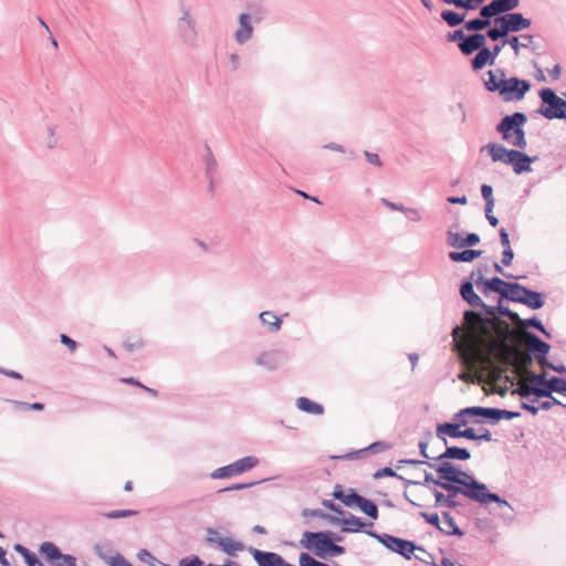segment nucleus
<instances>
[{
    "label": "nucleus",
    "instance_id": "f257e3e1",
    "mask_svg": "<svg viewBox=\"0 0 566 566\" xmlns=\"http://www.w3.org/2000/svg\"><path fill=\"white\" fill-rule=\"evenodd\" d=\"M437 486L444 490L447 494H443L436 488L431 489L434 495V507H458L460 505V502L457 500V496L463 495L467 499L479 503L480 505L496 503L500 507H506L510 512H513L512 505L506 500L500 497L495 493L490 492L486 484L479 482L478 480H472L471 482L464 485H455L447 482H437Z\"/></svg>",
    "mask_w": 566,
    "mask_h": 566
},
{
    "label": "nucleus",
    "instance_id": "f03ea898",
    "mask_svg": "<svg viewBox=\"0 0 566 566\" xmlns=\"http://www.w3.org/2000/svg\"><path fill=\"white\" fill-rule=\"evenodd\" d=\"M469 346L478 363L485 369L501 373L500 365H514L513 347L505 339H494L485 332H472Z\"/></svg>",
    "mask_w": 566,
    "mask_h": 566
},
{
    "label": "nucleus",
    "instance_id": "7ed1b4c3",
    "mask_svg": "<svg viewBox=\"0 0 566 566\" xmlns=\"http://www.w3.org/2000/svg\"><path fill=\"white\" fill-rule=\"evenodd\" d=\"M488 149L491 159L496 163L501 161L506 165H511L513 171L516 175H522L524 172L532 171V163H534L537 157H531L518 149H506L503 145L490 143L485 147Z\"/></svg>",
    "mask_w": 566,
    "mask_h": 566
},
{
    "label": "nucleus",
    "instance_id": "20e7f679",
    "mask_svg": "<svg viewBox=\"0 0 566 566\" xmlns=\"http://www.w3.org/2000/svg\"><path fill=\"white\" fill-rule=\"evenodd\" d=\"M527 122L524 113L515 112L512 115L504 116L496 125V132L502 135V138L510 145L525 149L527 142L525 138V130L523 125Z\"/></svg>",
    "mask_w": 566,
    "mask_h": 566
},
{
    "label": "nucleus",
    "instance_id": "39448f33",
    "mask_svg": "<svg viewBox=\"0 0 566 566\" xmlns=\"http://www.w3.org/2000/svg\"><path fill=\"white\" fill-rule=\"evenodd\" d=\"M300 545L303 548L313 551L319 558H326L328 555L338 556L345 553V548L343 546L335 544L331 539V533L328 532L306 531L302 535Z\"/></svg>",
    "mask_w": 566,
    "mask_h": 566
},
{
    "label": "nucleus",
    "instance_id": "423d86ee",
    "mask_svg": "<svg viewBox=\"0 0 566 566\" xmlns=\"http://www.w3.org/2000/svg\"><path fill=\"white\" fill-rule=\"evenodd\" d=\"M428 467L433 469L440 480L447 483L464 485L472 480H476L472 474L457 468L453 463L446 460L428 462Z\"/></svg>",
    "mask_w": 566,
    "mask_h": 566
},
{
    "label": "nucleus",
    "instance_id": "0eeeda50",
    "mask_svg": "<svg viewBox=\"0 0 566 566\" xmlns=\"http://www.w3.org/2000/svg\"><path fill=\"white\" fill-rule=\"evenodd\" d=\"M542 102L548 107H542L538 113L547 119H566V101L556 95L552 88L539 91Z\"/></svg>",
    "mask_w": 566,
    "mask_h": 566
},
{
    "label": "nucleus",
    "instance_id": "6e6552de",
    "mask_svg": "<svg viewBox=\"0 0 566 566\" xmlns=\"http://www.w3.org/2000/svg\"><path fill=\"white\" fill-rule=\"evenodd\" d=\"M531 90V83L516 76L506 77L501 82L499 95L504 102L522 101Z\"/></svg>",
    "mask_w": 566,
    "mask_h": 566
},
{
    "label": "nucleus",
    "instance_id": "1a4fd4ad",
    "mask_svg": "<svg viewBox=\"0 0 566 566\" xmlns=\"http://www.w3.org/2000/svg\"><path fill=\"white\" fill-rule=\"evenodd\" d=\"M366 534L376 538L391 552L400 554L406 559H410L411 555L417 549V545L411 541L402 539L389 534H377L374 531H366Z\"/></svg>",
    "mask_w": 566,
    "mask_h": 566
},
{
    "label": "nucleus",
    "instance_id": "9d476101",
    "mask_svg": "<svg viewBox=\"0 0 566 566\" xmlns=\"http://www.w3.org/2000/svg\"><path fill=\"white\" fill-rule=\"evenodd\" d=\"M39 552L51 566H77L75 556L63 554L52 542H43L39 547Z\"/></svg>",
    "mask_w": 566,
    "mask_h": 566
},
{
    "label": "nucleus",
    "instance_id": "9b49d317",
    "mask_svg": "<svg viewBox=\"0 0 566 566\" xmlns=\"http://www.w3.org/2000/svg\"><path fill=\"white\" fill-rule=\"evenodd\" d=\"M287 354L282 349H271L260 353L255 357V364L266 370H275L287 361Z\"/></svg>",
    "mask_w": 566,
    "mask_h": 566
},
{
    "label": "nucleus",
    "instance_id": "f8f14e48",
    "mask_svg": "<svg viewBox=\"0 0 566 566\" xmlns=\"http://www.w3.org/2000/svg\"><path fill=\"white\" fill-rule=\"evenodd\" d=\"M454 422H444L439 423L437 426L436 434L437 437L447 446L448 440L447 436L451 438H463V430L461 427H464L469 423V419L454 418Z\"/></svg>",
    "mask_w": 566,
    "mask_h": 566
},
{
    "label": "nucleus",
    "instance_id": "ddd939ff",
    "mask_svg": "<svg viewBox=\"0 0 566 566\" xmlns=\"http://www.w3.org/2000/svg\"><path fill=\"white\" fill-rule=\"evenodd\" d=\"M177 33L186 45H195L198 39L196 20H176Z\"/></svg>",
    "mask_w": 566,
    "mask_h": 566
},
{
    "label": "nucleus",
    "instance_id": "4468645a",
    "mask_svg": "<svg viewBox=\"0 0 566 566\" xmlns=\"http://www.w3.org/2000/svg\"><path fill=\"white\" fill-rule=\"evenodd\" d=\"M546 374H528V382L522 384L517 389L513 391V394L518 395L522 398H527L530 396H534V392H531L532 388H545L547 384Z\"/></svg>",
    "mask_w": 566,
    "mask_h": 566
},
{
    "label": "nucleus",
    "instance_id": "2eb2a0df",
    "mask_svg": "<svg viewBox=\"0 0 566 566\" xmlns=\"http://www.w3.org/2000/svg\"><path fill=\"white\" fill-rule=\"evenodd\" d=\"M252 18L249 13H241L239 15V28L234 32V41L243 45L249 42L253 36L254 28L252 25Z\"/></svg>",
    "mask_w": 566,
    "mask_h": 566
},
{
    "label": "nucleus",
    "instance_id": "dca6fc26",
    "mask_svg": "<svg viewBox=\"0 0 566 566\" xmlns=\"http://www.w3.org/2000/svg\"><path fill=\"white\" fill-rule=\"evenodd\" d=\"M531 392L537 398L551 397L553 392L566 395V379L554 376L547 380L545 388H532Z\"/></svg>",
    "mask_w": 566,
    "mask_h": 566
},
{
    "label": "nucleus",
    "instance_id": "f3484780",
    "mask_svg": "<svg viewBox=\"0 0 566 566\" xmlns=\"http://www.w3.org/2000/svg\"><path fill=\"white\" fill-rule=\"evenodd\" d=\"M485 45V35L482 33H472L467 35L459 43V50L463 55H471Z\"/></svg>",
    "mask_w": 566,
    "mask_h": 566
},
{
    "label": "nucleus",
    "instance_id": "a211bd4d",
    "mask_svg": "<svg viewBox=\"0 0 566 566\" xmlns=\"http://www.w3.org/2000/svg\"><path fill=\"white\" fill-rule=\"evenodd\" d=\"M524 337L526 339V347L530 353L538 356H546L549 353L551 346L549 344L542 340L536 334L526 331L524 333Z\"/></svg>",
    "mask_w": 566,
    "mask_h": 566
},
{
    "label": "nucleus",
    "instance_id": "6ab92c4d",
    "mask_svg": "<svg viewBox=\"0 0 566 566\" xmlns=\"http://www.w3.org/2000/svg\"><path fill=\"white\" fill-rule=\"evenodd\" d=\"M503 44H507L512 48L514 55L518 56L521 49L535 50L534 36L531 34H522L520 36L513 35L503 40Z\"/></svg>",
    "mask_w": 566,
    "mask_h": 566
},
{
    "label": "nucleus",
    "instance_id": "aec40b11",
    "mask_svg": "<svg viewBox=\"0 0 566 566\" xmlns=\"http://www.w3.org/2000/svg\"><path fill=\"white\" fill-rule=\"evenodd\" d=\"M460 294L461 297L472 307H481L490 312L489 306L474 292L473 284L471 282H464L461 284Z\"/></svg>",
    "mask_w": 566,
    "mask_h": 566
},
{
    "label": "nucleus",
    "instance_id": "412c9836",
    "mask_svg": "<svg viewBox=\"0 0 566 566\" xmlns=\"http://www.w3.org/2000/svg\"><path fill=\"white\" fill-rule=\"evenodd\" d=\"M259 321L264 329L270 334H276L281 331L283 321L272 311H264L259 314Z\"/></svg>",
    "mask_w": 566,
    "mask_h": 566
},
{
    "label": "nucleus",
    "instance_id": "4be33fe9",
    "mask_svg": "<svg viewBox=\"0 0 566 566\" xmlns=\"http://www.w3.org/2000/svg\"><path fill=\"white\" fill-rule=\"evenodd\" d=\"M471 458V454L468 449L460 447H449L446 446V451L440 455L436 457L433 461H442V460H460L467 461Z\"/></svg>",
    "mask_w": 566,
    "mask_h": 566
},
{
    "label": "nucleus",
    "instance_id": "5701e85b",
    "mask_svg": "<svg viewBox=\"0 0 566 566\" xmlns=\"http://www.w3.org/2000/svg\"><path fill=\"white\" fill-rule=\"evenodd\" d=\"M252 555L259 566H279L282 563V557L276 553L253 548Z\"/></svg>",
    "mask_w": 566,
    "mask_h": 566
},
{
    "label": "nucleus",
    "instance_id": "b1692460",
    "mask_svg": "<svg viewBox=\"0 0 566 566\" xmlns=\"http://www.w3.org/2000/svg\"><path fill=\"white\" fill-rule=\"evenodd\" d=\"M494 63L495 62L492 59L490 49L484 45L476 52L474 57L471 60V67L474 72H478L484 69L486 65H494Z\"/></svg>",
    "mask_w": 566,
    "mask_h": 566
},
{
    "label": "nucleus",
    "instance_id": "393cba45",
    "mask_svg": "<svg viewBox=\"0 0 566 566\" xmlns=\"http://www.w3.org/2000/svg\"><path fill=\"white\" fill-rule=\"evenodd\" d=\"M481 283H483L485 286L484 293H486L488 291H493V292L499 293L501 296H502V293H507L506 292L509 290L507 285L512 284L511 282H505L502 279L496 277V276L491 280H483L482 275H480L479 279L475 280V284L480 285Z\"/></svg>",
    "mask_w": 566,
    "mask_h": 566
},
{
    "label": "nucleus",
    "instance_id": "a878e982",
    "mask_svg": "<svg viewBox=\"0 0 566 566\" xmlns=\"http://www.w3.org/2000/svg\"><path fill=\"white\" fill-rule=\"evenodd\" d=\"M525 297H521V304L526 305L532 310L542 308L545 304V296L539 292L532 291L527 289L526 291H522Z\"/></svg>",
    "mask_w": 566,
    "mask_h": 566
},
{
    "label": "nucleus",
    "instance_id": "bb28decb",
    "mask_svg": "<svg viewBox=\"0 0 566 566\" xmlns=\"http://www.w3.org/2000/svg\"><path fill=\"white\" fill-rule=\"evenodd\" d=\"M506 18L511 25L512 33L521 32L528 29L532 24L531 19L525 18L520 12L506 13Z\"/></svg>",
    "mask_w": 566,
    "mask_h": 566
},
{
    "label": "nucleus",
    "instance_id": "cd10ccee",
    "mask_svg": "<svg viewBox=\"0 0 566 566\" xmlns=\"http://www.w3.org/2000/svg\"><path fill=\"white\" fill-rule=\"evenodd\" d=\"M505 72L502 69L488 72V80L484 81V86L489 92H500L501 82H503Z\"/></svg>",
    "mask_w": 566,
    "mask_h": 566
},
{
    "label": "nucleus",
    "instance_id": "c85d7f7f",
    "mask_svg": "<svg viewBox=\"0 0 566 566\" xmlns=\"http://www.w3.org/2000/svg\"><path fill=\"white\" fill-rule=\"evenodd\" d=\"M296 407L310 415H323L324 407L306 397H300L296 400Z\"/></svg>",
    "mask_w": 566,
    "mask_h": 566
},
{
    "label": "nucleus",
    "instance_id": "c756f323",
    "mask_svg": "<svg viewBox=\"0 0 566 566\" xmlns=\"http://www.w3.org/2000/svg\"><path fill=\"white\" fill-rule=\"evenodd\" d=\"M259 458L255 455H247L233 462L234 470L237 475L243 474L248 471H251L259 464Z\"/></svg>",
    "mask_w": 566,
    "mask_h": 566
},
{
    "label": "nucleus",
    "instance_id": "7c9ffc66",
    "mask_svg": "<svg viewBox=\"0 0 566 566\" xmlns=\"http://www.w3.org/2000/svg\"><path fill=\"white\" fill-rule=\"evenodd\" d=\"M482 254L481 250H472L467 249L461 252L451 251L448 256L453 262H472L474 259L479 258Z\"/></svg>",
    "mask_w": 566,
    "mask_h": 566
},
{
    "label": "nucleus",
    "instance_id": "2f4dec72",
    "mask_svg": "<svg viewBox=\"0 0 566 566\" xmlns=\"http://www.w3.org/2000/svg\"><path fill=\"white\" fill-rule=\"evenodd\" d=\"M442 522H443V526H440V528H439V531H441L442 533H444L447 535H457V536L463 535V532L458 527L454 518L452 517V515L449 512L442 513Z\"/></svg>",
    "mask_w": 566,
    "mask_h": 566
},
{
    "label": "nucleus",
    "instance_id": "473e14b6",
    "mask_svg": "<svg viewBox=\"0 0 566 566\" xmlns=\"http://www.w3.org/2000/svg\"><path fill=\"white\" fill-rule=\"evenodd\" d=\"M343 524V532L345 533H355L359 532L364 526L365 523L357 516L348 513L347 517L339 518V523Z\"/></svg>",
    "mask_w": 566,
    "mask_h": 566
},
{
    "label": "nucleus",
    "instance_id": "72a5a7b5",
    "mask_svg": "<svg viewBox=\"0 0 566 566\" xmlns=\"http://www.w3.org/2000/svg\"><path fill=\"white\" fill-rule=\"evenodd\" d=\"M355 506L359 507V510L364 512L366 515H368L370 518H378V507L373 501L359 495Z\"/></svg>",
    "mask_w": 566,
    "mask_h": 566
},
{
    "label": "nucleus",
    "instance_id": "f704fd0d",
    "mask_svg": "<svg viewBox=\"0 0 566 566\" xmlns=\"http://www.w3.org/2000/svg\"><path fill=\"white\" fill-rule=\"evenodd\" d=\"M358 496L359 494L353 489H349L346 493L339 485H337L334 491V497L343 502L348 507L355 506Z\"/></svg>",
    "mask_w": 566,
    "mask_h": 566
},
{
    "label": "nucleus",
    "instance_id": "c9c22d12",
    "mask_svg": "<svg viewBox=\"0 0 566 566\" xmlns=\"http://www.w3.org/2000/svg\"><path fill=\"white\" fill-rule=\"evenodd\" d=\"M218 546L228 555H235L238 552H241L244 548L241 542L234 541L230 537H223V539H219Z\"/></svg>",
    "mask_w": 566,
    "mask_h": 566
},
{
    "label": "nucleus",
    "instance_id": "e433bc0d",
    "mask_svg": "<svg viewBox=\"0 0 566 566\" xmlns=\"http://www.w3.org/2000/svg\"><path fill=\"white\" fill-rule=\"evenodd\" d=\"M507 293H502V297L510 300L512 302L521 303V297H525L522 291H526L527 287L518 283H512L511 285H507Z\"/></svg>",
    "mask_w": 566,
    "mask_h": 566
},
{
    "label": "nucleus",
    "instance_id": "4c0bfd02",
    "mask_svg": "<svg viewBox=\"0 0 566 566\" xmlns=\"http://www.w3.org/2000/svg\"><path fill=\"white\" fill-rule=\"evenodd\" d=\"M441 18L449 27L453 28L464 21L465 14H461L452 10H443L441 12Z\"/></svg>",
    "mask_w": 566,
    "mask_h": 566
},
{
    "label": "nucleus",
    "instance_id": "58836bf2",
    "mask_svg": "<svg viewBox=\"0 0 566 566\" xmlns=\"http://www.w3.org/2000/svg\"><path fill=\"white\" fill-rule=\"evenodd\" d=\"M238 476L234 470L233 463L218 468L210 473V478L213 480L218 479H230Z\"/></svg>",
    "mask_w": 566,
    "mask_h": 566
},
{
    "label": "nucleus",
    "instance_id": "ea45409f",
    "mask_svg": "<svg viewBox=\"0 0 566 566\" xmlns=\"http://www.w3.org/2000/svg\"><path fill=\"white\" fill-rule=\"evenodd\" d=\"M494 2L495 8L497 9L500 15L506 13H513L520 6V0H492Z\"/></svg>",
    "mask_w": 566,
    "mask_h": 566
},
{
    "label": "nucleus",
    "instance_id": "a19ab883",
    "mask_svg": "<svg viewBox=\"0 0 566 566\" xmlns=\"http://www.w3.org/2000/svg\"><path fill=\"white\" fill-rule=\"evenodd\" d=\"M446 234H447V239H446L447 244L449 247L454 248V249L465 248V241H464V237L462 234L453 231L452 228H450Z\"/></svg>",
    "mask_w": 566,
    "mask_h": 566
},
{
    "label": "nucleus",
    "instance_id": "79ce46f5",
    "mask_svg": "<svg viewBox=\"0 0 566 566\" xmlns=\"http://www.w3.org/2000/svg\"><path fill=\"white\" fill-rule=\"evenodd\" d=\"M302 515L304 517H319L327 520L332 524H338L339 517H336L334 515L327 514L323 512L322 510H313V509H304L302 512Z\"/></svg>",
    "mask_w": 566,
    "mask_h": 566
},
{
    "label": "nucleus",
    "instance_id": "37998d69",
    "mask_svg": "<svg viewBox=\"0 0 566 566\" xmlns=\"http://www.w3.org/2000/svg\"><path fill=\"white\" fill-rule=\"evenodd\" d=\"M486 407H467L454 413V418L468 419L469 417H483Z\"/></svg>",
    "mask_w": 566,
    "mask_h": 566
},
{
    "label": "nucleus",
    "instance_id": "c03bdc74",
    "mask_svg": "<svg viewBox=\"0 0 566 566\" xmlns=\"http://www.w3.org/2000/svg\"><path fill=\"white\" fill-rule=\"evenodd\" d=\"M437 482L439 483H443V481L440 480V478L438 476L437 479L433 478V475L427 471H424L423 473V481H415V480H405V485L406 486H409V485H424L429 489H431V484L437 486Z\"/></svg>",
    "mask_w": 566,
    "mask_h": 566
},
{
    "label": "nucleus",
    "instance_id": "a18cd8bd",
    "mask_svg": "<svg viewBox=\"0 0 566 566\" xmlns=\"http://www.w3.org/2000/svg\"><path fill=\"white\" fill-rule=\"evenodd\" d=\"M489 27L490 22L488 20H482L481 18H475L464 23V29L474 33H480L479 31H482Z\"/></svg>",
    "mask_w": 566,
    "mask_h": 566
},
{
    "label": "nucleus",
    "instance_id": "49530a36",
    "mask_svg": "<svg viewBox=\"0 0 566 566\" xmlns=\"http://www.w3.org/2000/svg\"><path fill=\"white\" fill-rule=\"evenodd\" d=\"M494 25L499 30V33L501 36L506 39V36L512 33L511 25L509 23V20L506 18V14H502L500 17H496L494 19Z\"/></svg>",
    "mask_w": 566,
    "mask_h": 566
},
{
    "label": "nucleus",
    "instance_id": "de8ad7c7",
    "mask_svg": "<svg viewBox=\"0 0 566 566\" xmlns=\"http://www.w3.org/2000/svg\"><path fill=\"white\" fill-rule=\"evenodd\" d=\"M517 323H520L524 327L535 328L538 332H541L542 334H544L546 337H551V334L546 331L543 323L539 319H537L536 317H532V318H527V319L521 318V321H518Z\"/></svg>",
    "mask_w": 566,
    "mask_h": 566
},
{
    "label": "nucleus",
    "instance_id": "09e8293b",
    "mask_svg": "<svg viewBox=\"0 0 566 566\" xmlns=\"http://www.w3.org/2000/svg\"><path fill=\"white\" fill-rule=\"evenodd\" d=\"M496 17H500V13H499L497 9L495 8L493 1H491L490 3L483 6L480 9V18L482 20H488L491 23V19L492 18L495 19Z\"/></svg>",
    "mask_w": 566,
    "mask_h": 566
},
{
    "label": "nucleus",
    "instance_id": "8fccbe9b",
    "mask_svg": "<svg viewBox=\"0 0 566 566\" xmlns=\"http://www.w3.org/2000/svg\"><path fill=\"white\" fill-rule=\"evenodd\" d=\"M449 112L458 117V119L464 124L467 122V109L463 103L459 102L449 107Z\"/></svg>",
    "mask_w": 566,
    "mask_h": 566
},
{
    "label": "nucleus",
    "instance_id": "3c124183",
    "mask_svg": "<svg viewBox=\"0 0 566 566\" xmlns=\"http://www.w3.org/2000/svg\"><path fill=\"white\" fill-rule=\"evenodd\" d=\"M137 511L134 510H115L107 513H103V516L109 520L125 518L136 515Z\"/></svg>",
    "mask_w": 566,
    "mask_h": 566
},
{
    "label": "nucleus",
    "instance_id": "603ef678",
    "mask_svg": "<svg viewBox=\"0 0 566 566\" xmlns=\"http://www.w3.org/2000/svg\"><path fill=\"white\" fill-rule=\"evenodd\" d=\"M484 0H454L453 6L460 9L465 10H475L478 9Z\"/></svg>",
    "mask_w": 566,
    "mask_h": 566
},
{
    "label": "nucleus",
    "instance_id": "864d4df0",
    "mask_svg": "<svg viewBox=\"0 0 566 566\" xmlns=\"http://www.w3.org/2000/svg\"><path fill=\"white\" fill-rule=\"evenodd\" d=\"M481 195L485 201V207L494 208V197H493V188L490 185H482L481 186Z\"/></svg>",
    "mask_w": 566,
    "mask_h": 566
},
{
    "label": "nucleus",
    "instance_id": "5fc2aeb1",
    "mask_svg": "<svg viewBox=\"0 0 566 566\" xmlns=\"http://www.w3.org/2000/svg\"><path fill=\"white\" fill-rule=\"evenodd\" d=\"M419 552V554H416L415 557L424 563V564H428V565H432V566H439L437 563H434V559H433V556L428 553L426 549H423L422 547H419L417 546V549Z\"/></svg>",
    "mask_w": 566,
    "mask_h": 566
},
{
    "label": "nucleus",
    "instance_id": "6e6d98bb",
    "mask_svg": "<svg viewBox=\"0 0 566 566\" xmlns=\"http://www.w3.org/2000/svg\"><path fill=\"white\" fill-rule=\"evenodd\" d=\"M298 562H300V566H324L325 565V563L315 559L307 553H301Z\"/></svg>",
    "mask_w": 566,
    "mask_h": 566
},
{
    "label": "nucleus",
    "instance_id": "4d7b16f0",
    "mask_svg": "<svg viewBox=\"0 0 566 566\" xmlns=\"http://www.w3.org/2000/svg\"><path fill=\"white\" fill-rule=\"evenodd\" d=\"M178 20H196L192 14V9L188 3L178 4Z\"/></svg>",
    "mask_w": 566,
    "mask_h": 566
},
{
    "label": "nucleus",
    "instance_id": "13d9d810",
    "mask_svg": "<svg viewBox=\"0 0 566 566\" xmlns=\"http://www.w3.org/2000/svg\"><path fill=\"white\" fill-rule=\"evenodd\" d=\"M384 476H391V478H396L398 480H401L405 482V478L400 474H398L397 472H395L392 469L386 467V468H382L378 471L375 472L374 474V478L375 479H380V478H384Z\"/></svg>",
    "mask_w": 566,
    "mask_h": 566
},
{
    "label": "nucleus",
    "instance_id": "bf43d9fd",
    "mask_svg": "<svg viewBox=\"0 0 566 566\" xmlns=\"http://www.w3.org/2000/svg\"><path fill=\"white\" fill-rule=\"evenodd\" d=\"M124 346L128 352H134L144 346V340L140 337H136L134 339L129 338L124 342Z\"/></svg>",
    "mask_w": 566,
    "mask_h": 566
},
{
    "label": "nucleus",
    "instance_id": "052dcab7",
    "mask_svg": "<svg viewBox=\"0 0 566 566\" xmlns=\"http://www.w3.org/2000/svg\"><path fill=\"white\" fill-rule=\"evenodd\" d=\"M420 516L424 518L427 523L436 526L438 530L440 528V518L437 513L420 512Z\"/></svg>",
    "mask_w": 566,
    "mask_h": 566
},
{
    "label": "nucleus",
    "instance_id": "680f3d73",
    "mask_svg": "<svg viewBox=\"0 0 566 566\" xmlns=\"http://www.w3.org/2000/svg\"><path fill=\"white\" fill-rule=\"evenodd\" d=\"M179 566H205V563L198 556H190L180 559Z\"/></svg>",
    "mask_w": 566,
    "mask_h": 566
},
{
    "label": "nucleus",
    "instance_id": "e2e57ef3",
    "mask_svg": "<svg viewBox=\"0 0 566 566\" xmlns=\"http://www.w3.org/2000/svg\"><path fill=\"white\" fill-rule=\"evenodd\" d=\"M60 342L63 345L67 346V348L70 349L71 353H74L77 349V347H78L77 342H75L74 339L69 337L66 334H61L60 335Z\"/></svg>",
    "mask_w": 566,
    "mask_h": 566
},
{
    "label": "nucleus",
    "instance_id": "0e129e2a",
    "mask_svg": "<svg viewBox=\"0 0 566 566\" xmlns=\"http://www.w3.org/2000/svg\"><path fill=\"white\" fill-rule=\"evenodd\" d=\"M499 409L497 408H485V413H483V418L489 419L492 423L499 422Z\"/></svg>",
    "mask_w": 566,
    "mask_h": 566
},
{
    "label": "nucleus",
    "instance_id": "69168bd1",
    "mask_svg": "<svg viewBox=\"0 0 566 566\" xmlns=\"http://www.w3.org/2000/svg\"><path fill=\"white\" fill-rule=\"evenodd\" d=\"M465 36L467 34H464L463 30H454L453 32L448 33L447 39L449 42H458L459 44Z\"/></svg>",
    "mask_w": 566,
    "mask_h": 566
},
{
    "label": "nucleus",
    "instance_id": "338daca9",
    "mask_svg": "<svg viewBox=\"0 0 566 566\" xmlns=\"http://www.w3.org/2000/svg\"><path fill=\"white\" fill-rule=\"evenodd\" d=\"M514 258V252L511 247H507V249H504L502 252V264L505 266L511 265Z\"/></svg>",
    "mask_w": 566,
    "mask_h": 566
},
{
    "label": "nucleus",
    "instance_id": "774afa93",
    "mask_svg": "<svg viewBox=\"0 0 566 566\" xmlns=\"http://www.w3.org/2000/svg\"><path fill=\"white\" fill-rule=\"evenodd\" d=\"M28 566H44L43 563L38 558L35 553L31 552L24 557Z\"/></svg>",
    "mask_w": 566,
    "mask_h": 566
}]
</instances>
